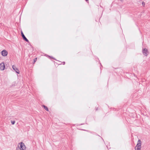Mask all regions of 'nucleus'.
<instances>
[{
	"label": "nucleus",
	"mask_w": 150,
	"mask_h": 150,
	"mask_svg": "<svg viewBox=\"0 0 150 150\" xmlns=\"http://www.w3.org/2000/svg\"><path fill=\"white\" fill-rule=\"evenodd\" d=\"M12 68L18 74H19L20 71L18 70V68L16 67L14 65H13L12 66Z\"/></svg>",
	"instance_id": "obj_6"
},
{
	"label": "nucleus",
	"mask_w": 150,
	"mask_h": 150,
	"mask_svg": "<svg viewBox=\"0 0 150 150\" xmlns=\"http://www.w3.org/2000/svg\"><path fill=\"white\" fill-rule=\"evenodd\" d=\"M11 122L12 125H14L15 123V121H11Z\"/></svg>",
	"instance_id": "obj_9"
},
{
	"label": "nucleus",
	"mask_w": 150,
	"mask_h": 150,
	"mask_svg": "<svg viewBox=\"0 0 150 150\" xmlns=\"http://www.w3.org/2000/svg\"><path fill=\"white\" fill-rule=\"evenodd\" d=\"M141 142L140 139H139L137 142V144L135 147V150H141Z\"/></svg>",
	"instance_id": "obj_2"
},
{
	"label": "nucleus",
	"mask_w": 150,
	"mask_h": 150,
	"mask_svg": "<svg viewBox=\"0 0 150 150\" xmlns=\"http://www.w3.org/2000/svg\"><path fill=\"white\" fill-rule=\"evenodd\" d=\"M36 60H35L34 61L35 62Z\"/></svg>",
	"instance_id": "obj_12"
},
{
	"label": "nucleus",
	"mask_w": 150,
	"mask_h": 150,
	"mask_svg": "<svg viewBox=\"0 0 150 150\" xmlns=\"http://www.w3.org/2000/svg\"><path fill=\"white\" fill-rule=\"evenodd\" d=\"M142 4L143 5H145V3L144 2H143L142 3Z\"/></svg>",
	"instance_id": "obj_10"
},
{
	"label": "nucleus",
	"mask_w": 150,
	"mask_h": 150,
	"mask_svg": "<svg viewBox=\"0 0 150 150\" xmlns=\"http://www.w3.org/2000/svg\"><path fill=\"white\" fill-rule=\"evenodd\" d=\"M26 146L23 142H20L17 144L16 150H26Z\"/></svg>",
	"instance_id": "obj_1"
},
{
	"label": "nucleus",
	"mask_w": 150,
	"mask_h": 150,
	"mask_svg": "<svg viewBox=\"0 0 150 150\" xmlns=\"http://www.w3.org/2000/svg\"><path fill=\"white\" fill-rule=\"evenodd\" d=\"M21 34L22 35V37H23V38L26 41L28 42V40L25 37V35H24V34H23V32H21Z\"/></svg>",
	"instance_id": "obj_7"
},
{
	"label": "nucleus",
	"mask_w": 150,
	"mask_h": 150,
	"mask_svg": "<svg viewBox=\"0 0 150 150\" xmlns=\"http://www.w3.org/2000/svg\"><path fill=\"white\" fill-rule=\"evenodd\" d=\"M1 54L3 56L6 57L8 55V52L6 50H4L1 52Z\"/></svg>",
	"instance_id": "obj_4"
},
{
	"label": "nucleus",
	"mask_w": 150,
	"mask_h": 150,
	"mask_svg": "<svg viewBox=\"0 0 150 150\" xmlns=\"http://www.w3.org/2000/svg\"><path fill=\"white\" fill-rule=\"evenodd\" d=\"M43 107H44L45 109L47 111H48V109L47 107L45 106V105H43Z\"/></svg>",
	"instance_id": "obj_8"
},
{
	"label": "nucleus",
	"mask_w": 150,
	"mask_h": 150,
	"mask_svg": "<svg viewBox=\"0 0 150 150\" xmlns=\"http://www.w3.org/2000/svg\"><path fill=\"white\" fill-rule=\"evenodd\" d=\"M5 68V66L4 62H2L0 64V70L1 71H3Z\"/></svg>",
	"instance_id": "obj_5"
},
{
	"label": "nucleus",
	"mask_w": 150,
	"mask_h": 150,
	"mask_svg": "<svg viewBox=\"0 0 150 150\" xmlns=\"http://www.w3.org/2000/svg\"><path fill=\"white\" fill-rule=\"evenodd\" d=\"M36 60H35L34 61L35 62Z\"/></svg>",
	"instance_id": "obj_11"
},
{
	"label": "nucleus",
	"mask_w": 150,
	"mask_h": 150,
	"mask_svg": "<svg viewBox=\"0 0 150 150\" xmlns=\"http://www.w3.org/2000/svg\"><path fill=\"white\" fill-rule=\"evenodd\" d=\"M142 52L143 54L145 56H147L149 53L148 49L146 48H144L142 49Z\"/></svg>",
	"instance_id": "obj_3"
}]
</instances>
